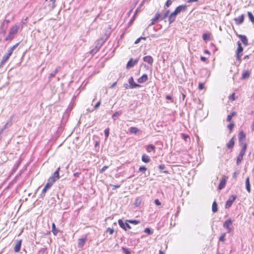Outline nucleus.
<instances>
[{
    "mask_svg": "<svg viewBox=\"0 0 254 254\" xmlns=\"http://www.w3.org/2000/svg\"><path fill=\"white\" fill-rule=\"evenodd\" d=\"M235 144V137H233L227 143L226 146L229 149H232Z\"/></svg>",
    "mask_w": 254,
    "mask_h": 254,
    "instance_id": "f3484780",
    "label": "nucleus"
},
{
    "mask_svg": "<svg viewBox=\"0 0 254 254\" xmlns=\"http://www.w3.org/2000/svg\"><path fill=\"white\" fill-rule=\"evenodd\" d=\"M148 80V75L146 74H143L140 77L137 79L139 83H143Z\"/></svg>",
    "mask_w": 254,
    "mask_h": 254,
    "instance_id": "dca6fc26",
    "label": "nucleus"
},
{
    "mask_svg": "<svg viewBox=\"0 0 254 254\" xmlns=\"http://www.w3.org/2000/svg\"><path fill=\"white\" fill-rule=\"evenodd\" d=\"M100 105H101V101H99L98 102H97V103L94 106V108H93L94 110H96L97 108H98V107L100 106Z\"/></svg>",
    "mask_w": 254,
    "mask_h": 254,
    "instance_id": "6e6d98bb",
    "label": "nucleus"
},
{
    "mask_svg": "<svg viewBox=\"0 0 254 254\" xmlns=\"http://www.w3.org/2000/svg\"><path fill=\"white\" fill-rule=\"evenodd\" d=\"M238 48L237 50L236 59L238 61H241L242 53L243 51V48L242 46L241 43L240 41L237 42Z\"/></svg>",
    "mask_w": 254,
    "mask_h": 254,
    "instance_id": "7ed1b4c3",
    "label": "nucleus"
},
{
    "mask_svg": "<svg viewBox=\"0 0 254 254\" xmlns=\"http://www.w3.org/2000/svg\"><path fill=\"white\" fill-rule=\"evenodd\" d=\"M212 211L214 213L217 212L218 211L217 203L215 201H214L212 203Z\"/></svg>",
    "mask_w": 254,
    "mask_h": 254,
    "instance_id": "cd10ccee",
    "label": "nucleus"
},
{
    "mask_svg": "<svg viewBox=\"0 0 254 254\" xmlns=\"http://www.w3.org/2000/svg\"><path fill=\"white\" fill-rule=\"evenodd\" d=\"M144 231L148 235H152L153 233V231L150 228H146Z\"/></svg>",
    "mask_w": 254,
    "mask_h": 254,
    "instance_id": "58836bf2",
    "label": "nucleus"
},
{
    "mask_svg": "<svg viewBox=\"0 0 254 254\" xmlns=\"http://www.w3.org/2000/svg\"><path fill=\"white\" fill-rule=\"evenodd\" d=\"M122 250L125 254H131V251L129 249L125 247H122Z\"/></svg>",
    "mask_w": 254,
    "mask_h": 254,
    "instance_id": "e433bc0d",
    "label": "nucleus"
},
{
    "mask_svg": "<svg viewBox=\"0 0 254 254\" xmlns=\"http://www.w3.org/2000/svg\"><path fill=\"white\" fill-rule=\"evenodd\" d=\"M158 168L160 170V172H162V170L165 169L166 166L164 164H160L159 165ZM163 172L166 174H169V172L167 171H163Z\"/></svg>",
    "mask_w": 254,
    "mask_h": 254,
    "instance_id": "7c9ffc66",
    "label": "nucleus"
},
{
    "mask_svg": "<svg viewBox=\"0 0 254 254\" xmlns=\"http://www.w3.org/2000/svg\"><path fill=\"white\" fill-rule=\"evenodd\" d=\"M138 12H139V8H137V9H136V10H135V13H134V15H133V17H132V19H131V21H130V22H132L133 21V20H134V19L135 18V16H136V15L137 13Z\"/></svg>",
    "mask_w": 254,
    "mask_h": 254,
    "instance_id": "5fc2aeb1",
    "label": "nucleus"
},
{
    "mask_svg": "<svg viewBox=\"0 0 254 254\" xmlns=\"http://www.w3.org/2000/svg\"><path fill=\"white\" fill-rule=\"evenodd\" d=\"M22 240H17L16 241V244L14 248V252L16 253H18L20 251V248L21 246Z\"/></svg>",
    "mask_w": 254,
    "mask_h": 254,
    "instance_id": "2eb2a0df",
    "label": "nucleus"
},
{
    "mask_svg": "<svg viewBox=\"0 0 254 254\" xmlns=\"http://www.w3.org/2000/svg\"><path fill=\"white\" fill-rule=\"evenodd\" d=\"M19 43H17L15 45H13L10 49L8 50L11 53H13V51L17 47Z\"/></svg>",
    "mask_w": 254,
    "mask_h": 254,
    "instance_id": "37998d69",
    "label": "nucleus"
},
{
    "mask_svg": "<svg viewBox=\"0 0 254 254\" xmlns=\"http://www.w3.org/2000/svg\"><path fill=\"white\" fill-rule=\"evenodd\" d=\"M47 251V248H41L39 251V254H44Z\"/></svg>",
    "mask_w": 254,
    "mask_h": 254,
    "instance_id": "864d4df0",
    "label": "nucleus"
},
{
    "mask_svg": "<svg viewBox=\"0 0 254 254\" xmlns=\"http://www.w3.org/2000/svg\"><path fill=\"white\" fill-rule=\"evenodd\" d=\"M178 14L174 10L168 16V21L170 24L173 23L176 19V17Z\"/></svg>",
    "mask_w": 254,
    "mask_h": 254,
    "instance_id": "9d476101",
    "label": "nucleus"
},
{
    "mask_svg": "<svg viewBox=\"0 0 254 254\" xmlns=\"http://www.w3.org/2000/svg\"><path fill=\"white\" fill-rule=\"evenodd\" d=\"M242 145V148L241 149L239 155H241L242 156H244V155L245 154L246 151L247 147V143H243V144H241Z\"/></svg>",
    "mask_w": 254,
    "mask_h": 254,
    "instance_id": "5701e85b",
    "label": "nucleus"
},
{
    "mask_svg": "<svg viewBox=\"0 0 254 254\" xmlns=\"http://www.w3.org/2000/svg\"><path fill=\"white\" fill-rule=\"evenodd\" d=\"M230 99L231 100H235V93H233L230 96Z\"/></svg>",
    "mask_w": 254,
    "mask_h": 254,
    "instance_id": "69168bd1",
    "label": "nucleus"
},
{
    "mask_svg": "<svg viewBox=\"0 0 254 254\" xmlns=\"http://www.w3.org/2000/svg\"><path fill=\"white\" fill-rule=\"evenodd\" d=\"M250 75V72L248 70L245 71L242 75V79H245L249 77Z\"/></svg>",
    "mask_w": 254,
    "mask_h": 254,
    "instance_id": "c85d7f7f",
    "label": "nucleus"
},
{
    "mask_svg": "<svg viewBox=\"0 0 254 254\" xmlns=\"http://www.w3.org/2000/svg\"><path fill=\"white\" fill-rule=\"evenodd\" d=\"M60 167H59L55 171V172L54 173L53 175L51 177H50L48 180L53 183H54L56 181L59 180L60 178L59 172L60 171Z\"/></svg>",
    "mask_w": 254,
    "mask_h": 254,
    "instance_id": "f03ea898",
    "label": "nucleus"
},
{
    "mask_svg": "<svg viewBox=\"0 0 254 254\" xmlns=\"http://www.w3.org/2000/svg\"><path fill=\"white\" fill-rule=\"evenodd\" d=\"M245 19V15L244 14H242L240 16H239L238 17H236L234 18V21L235 22V23L236 25H239L242 24Z\"/></svg>",
    "mask_w": 254,
    "mask_h": 254,
    "instance_id": "1a4fd4ad",
    "label": "nucleus"
},
{
    "mask_svg": "<svg viewBox=\"0 0 254 254\" xmlns=\"http://www.w3.org/2000/svg\"><path fill=\"white\" fill-rule=\"evenodd\" d=\"M122 111H117L113 115H112V119L114 120H116V118L117 117L121 115L122 114Z\"/></svg>",
    "mask_w": 254,
    "mask_h": 254,
    "instance_id": "f704fd0d",
    "label": "nucleus"
},
{
    "mask_svg": "<svg viewBox=\"0 0 254 254\" xmlns=\"http://www.w3.org/2000/svg\"><path fill=\"white\" fill-rule=\"evenodd\" d=\"M199 104L197 106V108L199 109V110H201L202 109V108H203V104H202L201 103H200V101L199 100Z\"/></svg>",
    "mask_w": 254,
    "mask_h": 254,
    "instance_id": "680f3d73",
    "label": "nucleus"
},
{
    "mask_svg": "<svg viewBox=\"0 0 254 254\" xmlns=\"http://www.w3.org/2000/svg\"><path fill=\"white\" fill-rule=\"evenodd\" d=\"M143 59L144 62L147 63L148 64H149L150 65L152 64V63L153 62V59L151 56H145Z\"/></svg>",
    "mask_w": 254,
    "mask_h": 254,
    "instance_id": "6ab92c4d",
    "label": "nucleus"
},
{
    "mask_svg": "<svg viewBox=\"0 0 254 254\" xmlns=\"http://www.w3.org/2000/svg\"><path fill=\"white\" fill-rule=\"evenodd\" d=\"M128 81L130 85V88H135L141 86L140 85L137 84L134 82L133 78L132 77H130L128 79Z\"/></svg>",
    "mask_w": 254,
    "mask_h": 254,
    "instance_id": "9b49d317",
    "label": "nucleus"
},
{
    "mask_svg": "<svg viewBox=\"0 0 254 254\" xmlns=\"http://www.w3.org/2000/svg\"><path fill=\"white\" fill-rule=\"evenodd\" d=\"M239 37H240L241 41L243 42L244 45H245V46H247L248 45V39L246 36L240 35Z\"/></svg>",
    "mask_w": 254,
    "mask_h": 254,
    "instance_id": "4be33fe9",
    "label": "nucleus"
},
{
    "mask_svg": "<svg viewBox=\"0 0 254 254\" xmlns=\"http://www.w3.org/2000/svg\"><path fill=\"white\" fill-rule=\"evenodd\" d=\"M141 38H140L139 37L138 38H137L135 41L134 42V44H137L138 43H139L141 40Z\"/></svg>",
    "mask_w": 254,
    "mask_h": 254,
    "instance_id": "338daca9",
    "label": "nucleus"
},
{
    "mask_svg": "<svg viewBox=\"0 0 254 254\" xmlns=\"http://www.w3.org/2000/svg\"><path fill=\"white\" fill-rule=\"evenodd\" d=\"M128 222H124L122 219L118 220V224L120 227L123 229L124 230L127 231V228L131 229V226L127 223Z\"/></svg>",
    "mask_w": 254,
    "mask_h": 254,
    "instance_id": "423d86ee",
    "label": "nucleus"
},
{
    "mask_svg": "<svg viewBox=\"0 0 254 254\" xmlns=\"http://www.w3.org/2000/svg\"><path fill=\"white\" fill-rule=\"evenodd\" d=\"M246 188L247 190L249 192H251V184L250 183L249 178L248 177L246 180Z\"/></svg>",
    "mask_w": 254,
    "mask_h": 254,
    "instance_id": "b1692460",
    "label": "nucleus"
},
{
    "mask_svg": "<svg viewBox=\"0 0 254 254\" xmlns=\"http://www.w3.org/2000/svg\"><path fill=\"white\" fill-rule=\"evenodd\" d=\"M236 115V113L235 112H232L230 114L228 115L227 117V121L230 122L231 121L232 118Z\"/></svg>",
    "mask_w": 254,
    "mask_h": 254,
    "instance_id": "2f4dec72",
    "label": "nucleus"
},
{
    "mask_svg": "<svg viewBox=\"0 0 254 254\" xmlns=\"http://www.w3.org/2000/svg\"><path fill=\"white\" fill-rule=\"evenodd\" d=\"M154 203L156 205H161V203L158 199H155L154 200Z\"/></svg>",
    "mask_w": 254,
    "mask_h": 254,
    "instance_id": "13d9d810",
    "label": "nucleus"
},
{
    "mask_svg": "<svg viewBox=\"0 0 254 254\" xmlns=\"http://www.w3.org/2000/svg\"><path fill=\"white\" fill-rule=\"evenodd\" d=\"M155 149V147L154 145L152 144H149L146 147V151L148 152H150L152 151H154Z\"/></svg>",
    "mask_w": 254,
    "mask_h": 254,
    "instance_id": "c756f323",
    "label": "nucleus"
},
{
    "mask_svg": "<svg viewBox=\"0 0 254 254\" xmlns=\"http://www.w3.org/2000/svg\"><path fill=\"white\" fill-rule=\"evenodd\" d=\"M108 168V166H104L102 167V168L99 171V173H103L104 172H105L106 169H107Z\"/></svg>",
    "mask_w": 254,
    "mask_h": 254,
    "instance_id": "603ef678",
    "label": "nucleus"
},
{
    "mask_svg": "<svg viewBox=\"0 0 254 254\" xmlns=\"http://www.w3.org/2000/svg\"><path fill=\"white\" fill-rule=\"evenodd\" d=\"M170 12L169 10H167L165 13L162 15V16H161V20H165V19L167 17L169 16V13Z\"/></svg>",
    "mask_w": 254,
    "mask_h": 254,
    "instance_id": "ea45409f",
    "label": "nucleus"
},
{
    "mask_svg": "<svg viewBox=\"0 0 254 254\" xmlns=\"http://www.w3.org/2000/svg\"><path fill=\"white\" fill-rule=\"evenodd\" d=\"M239 141L240 144H243V143H246L245 141L246 140V134L241 130L239 132L238 134Z\"/></svg>",
    "mask_w": 254,
    "mask_h": 254,
    "instance_id": "0eeeda50",
    "label": "nucleus"
},
{
    "mask_svg": "<svg viewBox=\"0 0 254 254\" xmlns=\"http://www.w3.org/2000/svg\"><path fill=\"white\" fill-rule=\"evenodd\" d=\"M237 196L234 195H232L230 196L229 199L227 200L225 204V208L228 209L229 208L231 205H232L234 201L236 199Z\"/></svg>",
    "mask_w": 254,
    "mask_h": 254,
    "instance_id": "39448f33",
    "label": "nucleus"
},
{
    "mask_svg": "<svg viewBox=\"0 0 254 254\" xmlns=\"http://www.w3.org/2000/svg\"><path fill=\"white\" fill-rule=\"evenodd\" d=\"M12 54V53L8 50L7 52L3 56L2 58L5 59L6 61H7Z\"/></svg>",
    "mask_w": 254,
    "mask_h": 254,
    "instance_id": "473e14b6",
    "label": "nucleus"
},
{
    "mask_svg": "<svg viewBox=\"0 0 254 254\" xmlns=\"http://www.w3.org/2000/svg\"><path fill=\"white\" fill-rule=\"evenodd\" d=\"M173 0H167L165 3V6L167 7H169L172 3Z\"/></svg>",
    "mask_w": 254,
    "mask_h": 254,
    "instance_id": "09e8293b",
    "label": "nucleus"
},
{
    "mask_svg": "<svg viewBox=\"0 0 254 254\" xmlns=\"http://www.w3.org/2000/svg\"><path fill=\"white\" fill-rule=\"evenodd\" d=\"M248 15L250 20L252 21V23H254V16L251 12H248Z\"/></svg>",
    "mask_w": 254,
    "mask_h": 254,
    "instance_id": "c9c22d12",
    "label": "nucleus"
},
{
    "mask_svg": "<svg viewBox=\"0 0 254 254\" xmlns=\"http://www.w3.org/2000/svg\"><path fill=\"white\" fill-rule=\"evenodd\" d=\"M187 6L186 5H181L177 6L175 10L177 12V14L180 13L181 12H184L187 10Z\"/></svg>",
    "mask_w": 254,
    "mask_h": 254,
    "instance_id": "f8f14e48",
    "label": "nucleus"
},
{
    "mask_svg": "<svg viewBox=\"0 0 254 254\" xmlns=\"http://www.w3.org/2000/svg\"><path fill=\"white\" fill-rule=\"evenodd\" d=\"M102 45V43L100 44V43H99V42H98V43L97 44V45L95 47V48H94L92 50H91L90 53L92 54H95L99 50V49H100V48L101 47Z\"/></svg>",
    "mask_w": 254,
    "mask_h": 254,
    "instance_id": "412c9836",
    "label": "nucleus"
},
{
    "mask_svg": "<svg viewBox=\"0 0 254 254\" xmlns=\"http://www.w3.org/2000/svg\"><path fill=\"white\" fill-rule=\"evenodd\" d=\"M7 124L8 123H7L2 128L0 129V135L3 132L4 130L6 128Z\"/></svg>",
    "mask_w": 254,
    "mask_h": 254,
    "instance_id": "4d7b16f0",
    "label": "nucleus"
},
{
    "mask_svg": "<svg viewBox=\"0 0 254 254\" xmlns=\"http://www.w3.org/2000/svg\"><path fill=\"white\" fill-rule=\"evenodd\" d=\"M234 127V124L233 122H231L229 125H228L227 127L230 130V133L231 132Z\"/></svg>",
    "mask_w": 254,
    "mask_h": 254,
    "instance_id": "c03bdc74",
    "label": "nucleus"
},
{
    "mask_svg": "<svg viewBox=\"0 0 254 254\" xmlns=\"http://www.w3.org/2000/svg\"><path fill=\"white\" fill-rule=\"evenodd\" d=\"M6 61H7L2 58L0 64V67L2 66Z\"/></svg>",
    "mask_w": 254,
    "mask_h": 254,
    "instance_id": "052dcab7",
    "label": "nucleus"
},
{
    "mask_svg": "<svg viewBox=\"0 0 254 254\" xmlns=\"http://www.w3.org/2000/svg\"><path fill=\"white\" fill-rule=\"evenodd\" d=\"M141 203V200L139 198H137L134 202V205L136 206H138Z\"/></svg>",
    "mask_w": 254,
    "mask_h": 254,
    "instance_id": "49530a36",
    "label": "nucleus"
},
{
    "mask_svg": "<svg viewBox=\"0 0 254 254\" xmlns=\"http://www.w3.org/2000/svg\"><path fill=\"white\" fill-rule=\"evenodd\" d=\"M138 170L139 172H143L144 173L145 172V171L147 170V168L145 166H140Z\"/></svg>",
    "mask_w": 254,
    "mask_h": 254,
    "instance_id": "a18cd8bd",
    "label": "nucleus"
},
{
    "mask_svg": "<svg viewBox=\"0 0 254 254\" xmlns=\"http://www.w3.org/2000/svg\"><path fill=\"white\" fill-rule=\"evenodd\" d=\"M243 158V156H242L241 155L239 154V155L238 156L237 158L236 164L237 165L240 164V163H241V162H242Z\"/></svg>",
    "mask_w": 254,
    "mask_h": 254,
    "instance_id": "4c0bfd02",
    "label": "nucleus"
},
{
    "mask_svg": "<svg viewBox=\"0 0 254 254\" xmlns=\"http://www.w3.org/2000/svg\"><path fill=\"white\" fill-rule=\"evenodd\" d=\"M141 160L143 162L146 163L149 162L150 161V157L146 154H143L142 156Z\"/></svg>",
    "mask_w": 254,
    "mask_h": 254,
    "instance_id": "393cba45",
    "label": "nucleus"
},
{
    "mask_svg": "<svg viewBox=\"0 0 254 254\" xmlns=\"http://www.w3.org/2000/svg\"><path fill=\"white\" fill-rule=\"evenodd\" d=\"M202 38L203 40H208L209 38V36L207 34L204 33L202 35Z\"/></svg>",
    "mask_w": 254,
    "mask_h": 254,
    "instance_id": "8fccbe9b",
    "label": "nucleus"
},
{
    "mask_svg": "<svg viewBox=\"0 0 254 254\" xmlns=\"http://www.w3.org/2000/svg\"><path fill=\"white\" fill-rule=\"evenodd\" d=\"M206 60H207V59H206V58L205 57H202V56H201V57H200V60H201L202 62H206Z\"/></svg>",
    "mask_w": 254,
    "mask_h": 254,
    "instance_id": "774afa93",
    "label": "nucleus"
},
{
    "mask_svg": "<svg viewBox=\"0 0 254 254\" xmlns=\"http://www.w3.org/2000/svg\"><path fill=\"white\" fill-rule=\"evenodd\" d=\"M232 223L233 221L231 218L227 219L223 223V227L227 229L228 233H230L232 230V228L230 227V226L232 225Z\"/></svg>",
    "mask_w": 254,
    "mask_h": 254,
    "instance_id": "20e7f679",
    "label": "nucleus"
},
{
    "mask_svg": "<svg viewBox=\"0 0 254 254\" xmlns=\"http://www.w3.org/2000/svg\"><path fill=\"white\" fill-rule=\"evenodd\" d=\"M204 88V84L203 83H199L198 85V88L200 90L203 89Z\"/></svg>",
    "mask_w": 254,
    "mask_h": 254,
    "instance_id": "bf43d9fd",
    "label": "nucleus"
},
{
    "mask_svg": "<svg viewBox=\"0 0 254 254\" xmlns=\"http://www.w3.org/2000/svg\"><path fill=\"white\" fill-rule=\"evenodd\" d=\"M53 183H52L49 180H48V182L47 183L44 188H43L41 194V195L42 196V197H44L45 196V193L47 191V190L53 186Z\"/></svg>",
    "mask_w": 254,
    "mask_h": 254,
    "instance_id": "6e6552de",
    "label": "nucleus"
},
{
    "mask_svg": "<svg viewBox=\"0 0 254 254\" xmlns=\"http://www.w3.org/2000/svg\"><path fill=\"white\" fill-rule=\"evenodd\" d=\"M18 26L17 25L11 27L10 29L9 32L7 36L5 38V41H11L15 37L18 32Z\"/></svg>",
    "mask_w": 254,
    "mask_h": 254,
    "instance_id": "f257e3e1",
    "label": "nucleus"
},
{
    "mask_svg": "<svg viewBox=\"0 0 254 254\" xmlns=\"http://www.w3.org/2000/svg\"><path fill=\"white\" fill-rule=\"evenodd\" d=\"M161 17V14L159 12H157L155 15V17L151 19V22L148 26H150L154 24L156 22L158 21L159 19Z\"/></svg>",
    "mask_w": 254,
    "mask_h": 254,
    "instance_id": "4468645a",
    "label": "nucleus"
},
{
    "mask_svg": "<svg viewBox=\"0 0 254 254\" xmlns=\"http://www.w3.org/2000/svg\"><path fill=\"white\" fill-rule=\"evenodd\" d=\"M105 136L106 138H108L109 135V128H106L104 130Z\"/></svg>",
    "mask_w": 254,
    "mask_h": 254,
    "instance_id": "3c124183",
    "label": "nucleus"
},
{
    "mask_svg": "<svg viewBox=\"0 0 254 254\" xmlns=\"http://www.w3.org/2000/svg\"><path fill=\"white\" fill-rule=\"evenodd\" d=\"M129 130L130 133L134 134L136 133L139 131V130L135 127H130L129 128Z\"/></svg>",
    "mask_w": 254,
    "mask_h": 254,
    "instance_id": "72a5a7b5",
    "label": "nucleus"
},
{
    "mask_svg": "<svg viewBox=\"0 0 254 254\" xmlns=\"http://www.w3.org/2000/svg\"><path fill=\"white\" fill-rule=\"evenodd\" d=\"M226 180L225 178H222L220 181V182L219 184V186H218V189L219 190H222L223 189L225 185H226Z\"/></svg>",
    "mask_w": 254,
    "mask_h": 254,
    "instance_id": "aec40b11",
    "label": "nucleus"
},
{
    "mask_svg": "<svg viewBox=\"0 0 254 254\" xmlns=\"http://www.w3.org/2000/svg\"><path fill=\"white\" fill-rule=\"evenodd\" d=\"M59 68H60L59 67H56V69L49 74V79H51L52 78H53V77H54L55 76V75L57 74V73L59 71Z\"/></svg>",
    "mask_w": 254,
    "mask_h": 254,
    "instance_id": "a878e982",
    "label": "nucleus"
},
{
    "mask_svg": "<svg viewBox=\"0 0 254 254\" xmlns=\"http://www.w3.org/2000/svg\"><path fill=\"white\" fill-rule=\"evenodd\" d=\"M138 59H135L133 60L132 59H130L129 61L127 63V68H129L130 67H133L135 64H136L138 62Z\"/></svg>",
    "mask_w": 254,
    "mask_h": 254,
    "instance_id": "ddd939ff",
    "label": "nucleus"
},
{
    "mask_svg": "<svg viewBox=\"0 0 254 254\" xmlns=\"http://www.w3.org/2000/svg\"><path fill=\"white\" fill-rule=\"evenodd\" d=\"M110 186L113 187V190H115V189L120 187V185H110Z\"/></svg>",
    "mask_w": 254,
    "mask_h": 254,
    "instance_id": "e2e57ef3",
    "label": "nucleus"
},
{
    "mask_svg": "<svg viewBox=\"0 0 254 254\" xmlns=\"http://www.w3.org/2000/svg\"><path fill=\"white\" fill-rule=\"evenodd\" d=\"M127 221L128 222V223L133 224L135 225L139 223V221H138L137 220H127Z\"/></svg>",
    "mask_w": 254,
    "mask_h": 254,
    "instance_id": "a19ab883",
    "label": "nucleus"
},
{
    "mask_svg": "<svg viewBox=\"0 0 254 254\" xmlns=\"http://www.w3.org/2000/svg\"><path fill=\"white\" fill-rule=\"evenodd\" d=\"M182 135V137H183V138L184 139H185V140H186V139H187V138H189V135H187V134H186L183 133Z\"/></svg>",
    "mask_w": 254,
    "mask_h": 254,
    "instance_id": "0e129e2a",
    "label": "nucleus"
},
{
    "mask_svg": "<svg viewBox=\"0 0 254 254\" xmlns=\"http://www.w3.org/2000/svg\"><path fill=\"white\" fill-rule=\"evenodd\" d=\"M225 236H226V233H222L221 235V236H220V237L219 238V240L220 241H221V242H224L225 240Z\"/></svg>",
    "mask_w": 254,
    "mask_h": 254,
    "instance_id": "79ce46f5",
    "label": "nucleus"
},
{
    "mask_svg": "<svg viewBox=\"0 0 254 254\" xmlns=\"http://www.w3.org/2000/svg\"><path fill=\"white\" fill-rule=\"evenodd\" d=\"M86 240V237L79 239L78 240V247L79 248H82L84 246Z\"/></svg>",
    "mask_w": 254,
    "mask_h": 254,
    "instance_id": "a211bd4d",
    "label": "nucleus"
},
{
    "mask_svg": "<svg viewBox=\"0 0 254 254\" xmlns=\"http://www.w3.org/2000/svg\"><path fill=\"white\" fill-rule=\"evenodd\" d=\"M52 231L53 234L55 236H56L58 232H59V230L56 228V225L54 223H52Z\"/></svg>",
    "mask_w": 254,
    "mask_h": 254,
    "instance_id": "bb28decb",
    "label": "nucleus"
},
{
    "mask_svg": "<svg viewBox=\"0 0 254 254\" xmlns=\"http://www.w3.org/2000/svg\"><path fill=\"white\" fill-rule=\"evenodd\" d=\"M106 233L109 232L110 235H113L114 232V229L113 228H108L106 231Z\"/></svg>",
    "mask_w": 254,
    "mask_h": 254,
    "instance_id": "de8ad7c7",
    "label": "nucleus"
}]
</instances>
